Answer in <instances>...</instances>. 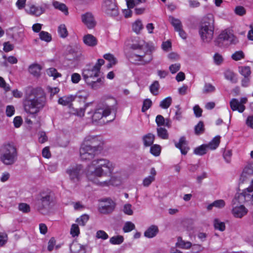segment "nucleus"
I'll list each match as a JSON object with an SVG mask.
<instances>
[{"label":"nucleus","mask_w":253,"mask_h":253,"mask_svg":"<svg viewBox=\"0 0 253 253\" xmlns=\"http://www.w3.org/2000/svg\"><path fill=\"white\" fill-rule=\"evenodd\" d=\"M46 104V98L42 91L33 89L27 94L23 101L25 111L29 114L35 115L42 110Z\"/></svg>","instance_id":"nucleus-1"},{"label":"nucleus","mask_w":253,"mask_h":253,"mask_svg":"<svg viewBox=\"0 0 253 253\" xmlns=\"http://www.w3.org/2000/svg\"><path fill=\"white\" fill-rule=\"evenodd\" d=\"M244 201L251 202L253 204V180L250 186L240 194L236 195L232 202V213L236 218H242L247 214L248 210L244 206L241 205Z\"/></svg>","instance_id":"nucleus-2"},{"label":"nucleus","mask_w":253,"mask_h":253,"mask_svg":"<svg viewBox=\"0 0 253 253\" xmlns=\"http://www.w3.org/2000/svg\"><path fill=\"white\" fill-rule=\"evenodd\" d=\"M114 169V166L109 160L99 159L93 160L88 167L86 175L88 179L93 181V177H102L110 175Z\"/></svg>","instance_id":"nucleus-3"},{"label":"nucleus","mask_w":253,"mask_h":253,"mask_svg":"<svg viewBox=\"0 0 253 253\" xmlns=\"http://www.w3.org/2000/svg\"><path fill=\"white\" fill-rule=\"evenodd\" d=\"M55 203L56 198L52 191H43L40 194L37 199V210L43 215L48 214Z\"/></svg>","instance_id":"nucleus-4"},{"label":"nucleus","mask_w":253,"mask_h":253,"mask_svg":"<svg viewBox=\"0 0 253 253\" xmlns=\"http://www.w3.org/2000/svg\"><path fill=\"white\" fill-rule=\"evenodd\" d=\"M214 31V18L212 14H208L203 19L199 28V34L203 42H210L213 38Z\"/></svg>","instance_id":"nucleus-5"},{"label":"nucleus","mask_w":253,"mask_h":253,"mask_svg":"<svg viewBox=\"0 0 253 253\" xmlns=\"http://www.w3.org/2000/svg\"><path fill=\"white\" fill-rule=\"evenodd\" d=\"M130 47L134 50H143L144 52L143 54H132L131 58L133 59L134 61L141 62L140 64L143 65L150 62L152 60L151 47L149 46L148 43L142 41L138 43L132 44Z\"/></svg>","instance_id":"nucleus-6"},{"label":"nucleus","mask_w":253,"mask_h":253,"mask_svg":"<svg viewBox=\"0 0 253 253\" xmlns=\"http://www.w3.org/2000/svg\"><path fill=\"white\" fill-rule=\"evenodd\" d=\"M17 159V151L12 144H6L0 148V161L4 165L9 166L14 164Z\"/></svg>","instance_id":"nucleus-7"},{"label":"nucleus","mask_w":253,"mask_h":253,"mask_svg":"<svg viewBox=\"0 0 253 253\" xmlns=\"http://www.w3.org/2000/svg\"><path fill=\"white\" fill-rule=\"evenodd\" d=\"M112 100L114 102V105L112 106L103 105L102 106L100 107L95 110L92 116L93 121L97 122L103 117H106L108 116L110 114L111 111L114 112L117 111V100L115 99H113Z\"/></svg>","instance_id":"nucleus-8"},{"label":"nucleus","mask_w":253,"mask_h":253,"mask_svg":"<svg viewBox=\"0 0 253 253\" xmlns=\"http://www.w3.org/2000/svg\"><path fill=\"white\" fill-rule=\"evenodd\" d=\"M83 144L88 145L99 153L103 149L104 142L100 136L88 135L85 137Z\"/></svg>","instance_id":"nucleus-9"},{"label":"nucleus","mask_w":253,"mask_h":253,"mask_svg":"<svg viewBox=\"0 0 253 253\" xmlns=\"http://www.w3.org/2000/svg\"><path fill=\"white\" fill-rule=\"evenodd\" d=\"M237 39L231 33L224 31L219 35L216 42L219 46H221L225 42L226 45L236 44L238 42Z\"/></svg>","instance_id":"nucleus-10"},{"label":"nucleus","mask_w":253,"mask_h":253,"mask_svg":"<svg viewBox=\"0 0 253 253\" xmlns=\"http://www.w3.org/2000/svg\"><path fill=\"white\" fill-rule=\"evenodd\" d=\"M69 175L70 180L76 183L79 181L84 173L83 167L81 165H77L69 168L66 170Z\"/></svg>","instance_id":"nucleus-11"},{"label":"nucleus","mask_w":253,"mask_h":253,"mask_svg":"<svg viewBox=\"0 0 253 253\" xmlns=\"http://www.w3.org/2000/svg\"><path fill=\"white\" fill-rule=\"evenodd\" d=\"M102 8L107 15L116 16L119 14L118 8L115 0H104Z\"/></svg>","instance_id":"nucleus-12"},{"label":"nucleus","mask_w":253,"mask_h":253,"mask_svg":"<svg viewBox=\"0 0 253 253\" xmlns=\"http://www.w3.org/2000/svg\"><path fill=\"white\" fill-rule=\"evenodd\" d=\"M99 152L91 148L88 145L82 144L80 149V157L82 160L87 161L92 160Z\"/></svg>","instance_id":"nucleus-13"},{"label":"nucleus","mask_w":253,"mask_h":253,"mask_svg":"<svg viewBox=\"0 0 253 253\" xmlns=\"http://www.w3.org/2000/svg\"><path fill=\"white\" fill-rule=\"evenodd\" d=\"M100 73V71L93 66L92 67L84 69L83 71L82 75L84 81H86L91 79H94L96 77H98Z\"/></svg>","instance_id":"nucleus-14"},{"label":"nucleus","mask_w":253,"mask_h":253,"mask_svg":"<svg viewBox=\"0 0 253 253\" xmlns=\"http://www.w3.org/2000/svg\"><path fill=\"white\" fill-rule=\"evenodd\" d=\"M83 22L89 29L93 28L96 25L93 16L91 13L87 12L82 15Z\"/></svg>","instance_id":"nucleus-15"},{"label":"nucleus","mask_w":253,"mask_h":253,"mask_svg":"<svg viewBox=\"0 0 253 253\" xmlns=\"http://www.w3.org/2000/svg\"><path fill=\"white\" fill-rule=\"evenodd\" d=\"M175 146L180 150L181 153L183 155H186L189 150L188 143L184 136L180 138L178 142L175 143Z\"/></svg>","instance_id":"nucleus-16"},{"label":"nucleus","mask_w":253,"mask_h":253,"mask_svg":"<svg viewBox=\"0 0 253 253\" xmlns=\"http://www.w3.org/2000/svg\"><path fill=\"white\" fill-rule=\"evenodd\" d=\"M103 78H99L96 80L91 79L85 81L88 86L93 89H97L102 86L103 84Z\"/></svg>","instance_id":"nucleus-17"},{"label":"nucleus","mask_w":253,"mask_h":253,"mask_svg":"<svg viewBox=\"0 0 253 253\" xmlns=\"http://www.w3.org/2000/svg\"><path fill=\"white\" fill-rule=\"evenodd\" d=\"M230 107L231 109L234 111H238L240 113H242L245 109V106L240 104L239 101L236 98H233L230 102Z\"/></svg>","instance_id":"nucleus-18"},{"label":"nucleus","mask_w":253,"mask_h":253,"mask_svg":"<svg viewBox=\"0 0 253 253\" xmlns=\"http://www.w3.org/2000/svg\"><path fill=\"white\" fill-rule=\"evenodd\" d=\"M84 56L81 51L71 50L68 55L67 59L70 61L79 62L84 59Z\"/></svg>","instance_id":"nucleus-19"},{"label":"nucleus","mask_w":253,"mask_h":253,"mask_svg":"<svg viewBox=\"0 0 253 253\" xmlns=\"http://www.w3.org/2000/svg\"><path fill=\"white\" fill-rule=\"evenodd\" d=\"M27 12L30 14L39 16L42 14L44 9L41 6H36L34 5H31L29 6V8L26 9Z\"/></svg>","instance_id":"nucleus-20"},{"label":"nucleus","mask_w":253,"mask_h":253,"mask_svg":"<svg viewBox=\"0 0 253 253\" xmlns=\"http://www.w3.org/2000/svg\"><path fill=\"white\" fill-rule=\"evenodd\" d=\"M159 232V229L157 226L152 225L147 228L145 231L144 235L147 238H152L155 237Z\"/></svg>","instance_id":"nucleus-21"},{"label":"nucleus","mask_w":253,"mask_h":253,"mask_svg":"<svg viewBox=\"0 0 253 253\" xmlns=\"http://www.w3.org/2000/svg\"><path fill=\"white\" fill-rule=\"evenodd\" d=\"M156 173L157 172L155 169L154 168H152L150 169V175L143 179V186L145 187H148L152 182L154 181Z\"/></svg>","instance_id":"nucleus-22"},{"label":"nucleus","mask_w":253,"mask_h":253,"mask_svg":"<svg viewBox=\"0 0 253 253\" xmlns=\"http://www.w3.org/2000/svg\"><path fill=\"white\" fill-rule=\"evenodd\" d=\"M83 41L84 44L89 46H95L97 43L96 38L90 34L85 35L83 37Z\"/></svg>","instance_id":"nucleus-23"},{"label":"nucleus","mask_w":253,"mask_h":253,"mask_svg":"<svg viewBox=\"0 0 253 253\" xmlns=\"http://www.w3.org/2000/svg\"><path fill=\"white\" fill-rule=\"evenodd\" d=\"M70 249L72 253H85V248L77 242H73L70 245Z\"/></svg>","instance_id":"nucleus-24"},{"label":"nucleus","mask_w":253,"mask_h":253,"mask_svg":"<svg viewBox=\"0 0 253 253\" xmlns=\"http://www.w3.org/2000/svg\"><path fill=\"white\" fill-rule=\"evenodd\" d=\"M176 246L182 249L187 250L191 248L192 243L190 242L183 240L181 237H178L176 243Z\"/></svg>","instance_id":"nucleus-25"},{"label":"nucleus","mask_w":253,"mask_h":253,"mask_svg":"<svg viewBox=\"0 0 253 253\" xmlns=\"http://www.w3.org/2000/svg\"><path fill=\"white\" fill-rule=\"evenodd\" d=\"M109 205H104L100 208V211L104 214L112 212L115 208V203L112 201L109 202Z\"/></svg>","instance_id":"nucleus-26"},{"label":"nucleus","mask_w":253,"mask_h":253,"mask_svg":"<svg viewBox=\"0 0 253 253\" xmlns=\"http://www.w3.org/2000/svg\"><path fill=\"white\" fill-rule=\"evenodd\" d=\"M155 138V135L151 133H149L144 135L142 138L144 145L145 147L151 146L154 142Z\"/></svg>","instance_id":"nucleus-27"},{"label":"nucleus","mask_w":253,"mask_h":253,"mask_svg":"<svg viewBox=\"0 0 253 253\" xmlns=\"http://www.w3.org/2000/svg\"><path fill=\"white\" fill-rule=\"evenodd\" d=\"M41 69V66L37 63L33 64L29 67V72L35 77L40 76Z\"/></svg>","instance_id":"nucleus-28"},{"label":"nucleus","mask_w":253,"mask_h":253,"mask_svg":"<svg viewBox=\"0 0 253 253\" xmlns=\"http://www.w3.org/2000/svg\"><path fill=\"white\" fill-rule=\"evenodd\" d=\"M76 96L73 95L65 96L59 98L58 102L59 104L66 106L70 104L73 101Z\"/></svg>","instance_id":"nucleus-29"},{"label":"nucleus","mask_w":253,"mask_h":253,"mask_svg":"<svg viewBox=\"0 0 253 253\" xmlns=\"http://www.w3.org/2000/svg\"><path fill=\"white\" fill-rule=\"evenodd\" d=\"M220 136L217 135L208 144H206L208 149L215 150L218 146L220 141Z\"/></svg>","instance_id":"nucleus-30"},{"label":"nucleus","mask_w":253,"mask_h":253,"mask_svg":"<svg viewBox=\"0 0 253 253\" xmlns=\"http://www.w3.org/2000/svg\"><path fill=\"white\" fill-rule=\"evenodd\" d=\"M169 18L175 31L179 30L180 29L182 28L181 22L179 19L175 18L172 16H169Z\"/></svg>","instance_id":"nucleus-31"},{"label":"nucleus","mask_w":253,"mask_h":253,"mask_svg":"<svg viewBox=\"0 0 253 253\" xmlns=\"http://www.w3.org/2000/svg\"><path fill=\"white\" fill-rule=\"evenodd\" d=\"M225 78L231 81L233 83H236L237 82V79L236 77L235 73L229 70H226L224 73Z\"/></svg>","instance_id":"nucleus-32"},{"label":"nucleus","mask_w":253,"mask_h":253,"mask_svg":"<svg viewBox=\"0 0 253 253\" xmlns=\"http://www.w3.org/2000/svg\"><path fill=\"white\" fill-rule=\"evenodd\" d=\"M53 5L56 9H58L64 12L65 15L68 14V8L65 4L55 1L53 2Z\"/></svg>","instance_id":"nucleus-33"},{"label":"nucleus","mask_w":253,"mask_h":253,"mask_svg":"<svg viewBox=\"0 0 253 253\" xmlns=\"http://www.w3.org/2000/svg\"><path fill=\"white\" fill-rule=\"evenodd\" d=\"M239 71L240 73L244 76V77H251V68L249 66H241L239 67Z\"/></svg>","instance_id":"nucleus-34"},{"label":"nucleus","mask_w":253,"mask_h":253,"mask_svg":"<svg viewBox=\"0 0 253 253\" xmlns=\"http://www.w3.org/2000/svg\"><path fill=\"white\" fill-rule=\"evenodd\" d=\"M103 57L110 62L109 64L108 65V68L111 67L113 65H114L117 63L116 58L112 54H105L104 55Z\"/></svg>","instance_id":"nucleus-35"},{"label":"nucleus","mask_w":253,"mask_h":253,"mask_svg":"<svg viewBox=\"0 0 253 253\" xmlns=\"http://www.w3.org/2000/svg\"><path fill=\"white\" fill-rule=\"evenodd\" d=\"M207 147L206 144H203L196 147L194 150V153L197 155L202 156L207 153Z\"/></svg>","instance_id":"nucleus-36"},{"label":"nucleus","mask_w":253,"mask_h":253,"mask_svg":"<svg viewBox=\"0 0 253 253\" xmlns=\"http://www.w3.org/2000/svg\"><path fill=\"white\" fill-rule=\"evenodd\" d=\"M158 136L162 139H167L169 138L167 130L163 127H160L157 128Z\"/></svg>","instance_id":"nucleus-37"},{"label":"nucleus","mask_w":253,"mask_h":253,"mask_svg":"<svg viewBox=\"0 0 253 253\" xmlns=\"http://www.w3.org/2000/svg\"><path fill=\"white\" fill-rule=\"evenodd\" d=\"M46 74L50 77H52L55 80L57 78L61 77V74L58 73L57 70L54 68H50L46 70Z\"/></svg>","instance_id":"nucleus-38"},{"label":"nucleus","mask_w":253,"mask_h":253,"mask_svg":"<svg viewBox=\"0 0 253 253\" xmlns=\"http://www.w3.org/2000/svg\"><path fill=\"white\" fill-rule=\"evenodd\" d=\"M215 90V87L210 83H205L203 89L204 94H208L213 92Z\"/></svg>","instance_id":"nucleus-39"},{"label":"nucleus","mask_w":253,"mask_h":253,"mask_svg":"<svg viewBox=\"0 0 253 253\" xmlns=\"http://www.w3.org/2000/svg\"><path fill=\"white\" fill-rule=\"evenodd\" d=\"M120 184V180L119 179H117L114 177H112L108 181H105L103 182H101V185L102 186H109L111 185H118Z\"/></svg>","instance_id":"nucleus-40"},{"label":"nucleus","mask_w":253,"mask_h":253,"mask_svg":"<svg viewBox=\"0 0 253 253\" xmlns=\"http://www.w3.org/2000/svg\"><path fill=\"white\" fill-rule=\"evenodd\" d=\"M124 240L122 236H113L110 239V243L113 245H120L124 242Z\"/></svg>","instance_id":"nucleus-41"},{"label":"nucleus","mask_w":253,"mask_h":253,"mask_svg":"<svg viewBox=\"0 0 253 253\" xmlns=\"http://www.w3.org/2000/svg\"><path fill=\"white\" fill-rule=\"evenodd\" d=\"M39 37L41 40L46 42H49L52 40L51 36L47 32L41 31L40 32Z\"/></svg>","instance_id":"nucleus-42"},{"label":"nucleus","mask_w":253,"mask_h":253,"mask_svg":"<svg viewBox=\"0 0 253 253\" xmlns=\"http://www.w3.org/2000/svg\"><path fill=\"white\" fill-rule=\"evenodd\" d=\"M143 28L142 22L140 20H136L132 25L133 31L137 34L139 33Z\"/></svg>","instance_id":"nucleus-43"},{"label":"nucleus","mask_w":253,"mask_h":253,"mask_svg":"<svg viewBox=\"0 0 253 253\" xmlns=\"http://www.w3.org/2000/svg\"><path fill=\"white\" fill-rule=\"evenodd\" d=\"M172 99L170 97H168L163 99L160 104V106L163 109L168 108L171 105Z\"/></svg>","instance_id":"nucleus-44"},{"label":"nucleus","mask_w":253,"mask_h":253,"mask_svg":"<svg viewBox=\"0 0 253 253\" xmlns=\"http://www.w3.org/2000/svg\"><path fill=\"white\" fill-rule=\"evenodd\" d=\"M194 130L195 134L197 135H199L204 133L205 128L203 122L200 121L195 126Z\"/></svg>","instance_id":"nucleus-45"},{"label":"nucleus","mask_w":253,"mask_h":253,"mask_svg":"<svg viewBox=\"0 0 253 253\" xmlns=\"http://www.w3.org/2000/svg\"><path fill=\"white\" fill-rule=\"evenodd\" d=\"M89 219V216L87 214H83L79 218H78L76 222L81 226H84Z\"/></svg>","instance_id":"nucleus-46"},{"label":"nucleus","mask_w":253,"mask_h":253,"mask_svg":"<svg viewBox=\"0 0 253 253\" xmlns=\"http://www.w3.org/2000/svg\"><path fill=\"white\" fill-rule=\"evenodd\" d=\"M58 32L60 36L62 38H65L68 36V31L64 24L60 25L58 27Z\"/></svg>","instance_id":"nucleus-47"},{"label":"nucleus","mask_w":253,"mask_h":253,"mask_svg":"<svg viewBox=\"0 0 253 253\" xmlns=\"http://www.w3.org/2000/svg\"><path fill=\"white\" fill-rule=\"evenodd\" d=\"M159 89V84L158 81H155L150 86V92L154 95L158 94V90Z\"/></svg>","instance_id":"nucleus-48"},{"label":"nucleus","mask_w":253,"mask_h":253,"mask_svg":"<svg viewBox=\"0 0 253 253\" xmlns=\"http://www.w3.org/2000/svg\"><path fill=\"white\" fill-rule=\"evenodd\" d=\"M161 147L160 145L155 144L151 146L150 148L151 153L155 156H158L161 153Z\"/></svg>","instance_id":"nucleus-49"},{"label":"nucleus","mask_w":253,"mask_h":253,"mask_svg":"<svg viewBox=\"0 0 253 253\" xmlns=\"http://www.w3.org/2000/svg\"><path fill=\"white\" fill-rule=\"evenodd\" d=\"M152 101L150 99H145L144 100L143 102V105L141 109V111L142 112H146L147 110H148L152 106Z\"/></svg>","instance_id":"nucleus-50"},{"label":"nucleus","mask_w":253,"mask_h":253,"mask_svg":"<svg viewBox=\"0 0 253 253\" xmlns=\"http://www.w3.org/2000/svg\"><path fill=\"white\" fill-rule=\"evenodd\" d=\"M231 57L234 60L238 61L244 58L245 54L241 50L237 51L232 55Z\"/></svg>","instance_id":"nucleus-51"},{"label":"nucleus","mask_w":253,"mask_h":253,"mask_svg":"<svg viewBox=\"0 0 253 253\" xmlns=\"http://www.w3.org/2000/svg\"><path fill=\"white\" fill-rule=\"evenodd\" d=\"M70 234L74 237L79 236L80 234V229L78 224H73L72 225L70 230Z\"/></svg>","instance_id":"nucleus-52"},{"label":"nucleus","mask_w":253,"mask_h":253,"mask_svg":"<svg viewBox=\"0 0 253 253\" xmlns=\"http://www.w3.org/2000/svg\"><path fill=\"white\" fill-rule=\"evenodd\" d=\"M135 225L130 221H127L125 223L123 231L125 232H129L134 229Z\"/></svg>","instance_id":"nucleus-53"},{"label":"nucleus","mask_w":253,"mask_h":253,"mask_svg":"<svg viewBox=\"0 0 253 253\" xmlns=\"http://www.w3.org/2000/svg\"><path fill=\"white\" fill-rule=\"evenodd\" d=\"M214 226L216 229H218L221 231L225 230V224L223 222H220L218 219H215L214 221Z\"/></svg>","instance_id":"nucleus-54"},{"label":"nucleus","mask_w":253,"mask_h":253,"mask_svg":"<svg viewBox=\"0 0 253 253\" xmlns=\"http://www.w3.org/2000/svg\"><path fill=\"white\" fill-rule=\"evenodd\" d=\"M191 248V252L193 253H198L202 252L204 250V248L200 244H192Z\"/></svg>","instance_id":"nucleus-55"},{"label":"nucleus","mask_w":253,"mask_h":253,"mask_svg":"<svg viewBox=\"0 0 253 253\" xmlns=\"http://www.w3.org/2000/svg\"><path fill=\"white\" fill-rule=\"evenodd\" d=\"M18 209L23 212L27 213L30 211V207L27 204L20 203L18 205Z\"/></svg>","instance_id":"nucleus-56"},{"label":"nucleus","mask_w":253,"mask_h":253,"mask_svg":"<svg viewBox=\"0 0 253 253\" xmlns=\"http://www.w3.org/2000/svg\"><path fill=\"white\" fill-rule=\"evenodd\" d=\"M235 13L239 16H243L246 13V9L242 6H237L235 8Z\"/></svg>","instance_id":"nucleus-57"},{"label":"nucleus","mask_w":253,"mask_h":253,"mask_svg":"<svg viewBox=\"0 0 253 253\" xmlns=\"http://www.w3.org/2000/svg\"><path fill=\"white\" fill-rule=\"evenodd\" d=\"M96 237L98 239L106 240L108 238V234L103 230H98L96 232Z\"/></svg>","instance_id":"nucleus-58"},{"label":"nucleus","mask_w":253,"mask_h":253,"mask_svg":"<svg viewBox=\"0 0 253 253\" xmlns=\"http://www.w3.org/2000/svg\"><path fill=\"white\" fill-rule=\"evenodd\" d=\"M180 64L179 63H175L171 65L169 67V70L172 74H175L180 70Z\"/></svg>","instance_id":"nucleus-59"},{"label":"nucleus","mask_w":253,"mask_h":253,"mask_svg":"<svg viewBox=\"0 0 253 253\" xmlns=\"http://www.w3.org/2000/svg\"><path fill=\"white\" fill-rule=\"evenodd\" d=\"M123 211L125 214L129 215H131L133 214L131 205L130 204H127L124 205Z\"/></svg>","instance_id":"nucleus-60"},{"label":"nucleus","mask_w":253,"mask_h":253,"mask_svg":"<svg viewBox=\"0 0 253 253\" xmlns=\"http://www.w3.org/2000/svg\"><path fill=\"white\" fill-rule=\"evenodd\" d=\"M165 119L161 115H158L156 118V123L158 126H164Z\"/></svg>","instance_id":"nucleus-61"},{"label":"nucleus","mask_w":253,"mask_h":253,"mask_svg":"<svg viewBox=\"0 0 253 253\" xmlns=\"http://www.w3.org/2000/svg\"><path fill=\"white\" fill-rule=\"evenodd\" d=\"M213 59L214 63L218 65L221 64L223 61L222 56L217 53L214 54Z\"/></svg>","instance_id":"nucleus-62"},{"label":"nucleus","mask_w":253,"mask_h":253,"mask_svg":"<svg viewBox=\"0 0 253 253\" xmlns=\"http://www.w3.org/2000/svg\"><path fill=\"white\" fill-rule=\"evenodd\" d=\"M81 80V77L78 73H73L71 75V81L74 84H78Z\"/></svg>","instance_id":"nucleus-63"},{"label":"nucleus","mask_w":253,"mask_h":253,"mask_svg":"<svg viewBox=\"0 0 253 253\" xmlns=\"http://www.w3.org/2000/svg\"><path fill=\"white\" fill-rule=\"evenodd\" d=\"M15 112L14 107L12 105H8L6 107V114L7 117H11Z\"/></svg>","instance_id":"nucleus-64"}]
</instances>
